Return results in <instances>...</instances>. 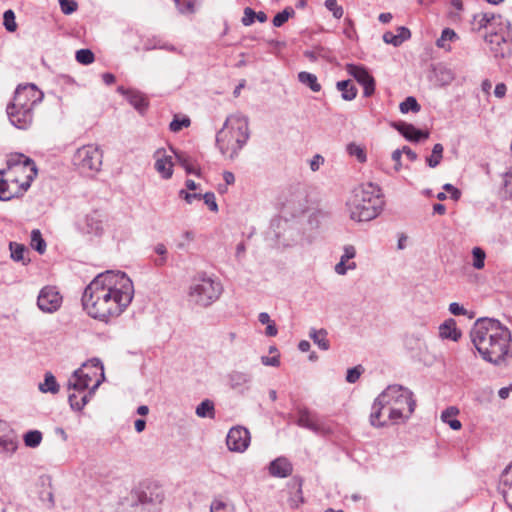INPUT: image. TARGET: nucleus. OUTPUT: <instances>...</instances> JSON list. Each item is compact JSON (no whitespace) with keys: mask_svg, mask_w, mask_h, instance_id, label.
I'll return each instance as SVG.
<instances>
[{"mask_svg":"<svg viewBox=\"0 0 512 512\" xmlns=\"http://www.w3.org/2000/svg\"><path fill=\"white\" fill-rule=\"evenodd\" d=\"M134 286L122 271L108 270L98 274L85 288L82 306L87 314L108 322L120 316L132 302Z\"/></svg>","mask_w":512,"mask_h":512,"instance_id":"f257e3e1","label":"nucleus"},{"mask_svg":"<svg viewBox=\"0 0 512 512\" xmlns=\"http://www.w3.org/2000/svg\"><path fill=\"white\" fill-rule=\"evenodd\" d=\"M470 338L486 362L502 365L512 359L511 331L499 320L478 318L470 330Z\"/></svg>","mask_w":512,"mask_h":512,"instance_id":"f03ea898","label":"nucleus"},{"mask_svg":"<svg viewBox=\"0 0 512 512\" xmlns=\"http://www.w3.org/2000/svg\"><path fill=\"white\" fill-rule=\"evenodd\" d=\"M415 406L413 393L408 388L397 384L389 385L372 404L370 424L381 428L387 426L389 422H404L410 418Z\"/></svg>","mask_w":512,"mask_h":512,"instance_id":"7ed1b4c3","label":"nucleus"},{"mask_svg":"<svg viewBox=\"0 0 512 512\" xmlns=\"http://www.w3.org/2000/svg\"><path fill=\"white\" fill-rule=\"evenodd\" d=\"M479 28H485V42L495 58L508 57L512 52V32L509 23L494 13H481L474 17Z\"/></svg>","mask_w":512,"mask_h":512,"instance_id":"20e7f679","label":"nucleus"},{"mask_svg":"<svg viewBox=\"0 0 512 512\" xmlns=\"http://www.w3.org/2000/svg\"><path fill=\"white\" fill-rule=\"evenodd\" d=\"M250 137L249 120L241 113L229 115L223 127L216 134V145L221 154L234 159Z\"/></svg>","mask_w":512,"mask_h":512,"instance_id":"39448f33","label":"nucleus"},{"mask_svg":"<svg viewBox=\"0 0 512 512\" xmlns=\"http://www.w3.org/2000/svg\"><path fill=\"white\" fill-rule=\"evenodd\" d=\"M346 205L352 220L358 222L373 220L383 210L384 200L381 189L373 183L362 184L353 190Z\"/></svg>","mask_w":512,"mask_h":512,"instance_id":"423d86ee","label":"nucleus"},{"mask_svg":"<svg viewBox=\"0 0 512 512\" xmlns=\"http://www.w3.org/2000/svg\"><path fill=\"white\" fill-rule=\"evenodd\" d=\"M222 292L223 286L218 279L199 273L191 280L188 299L195 305L208 307L218 300Z\"/></svg>","mask_w":512,"mask_h":512,"instance_id":"0eeeda50","label":"nucleus"},{"mask_svg":"<svg viewBox=\"0 0 512 512\" xmlns=\"http://www.w3.org/2000/svg\"><path fill=\"white\" fill-rule=\"evenodd\" d=\"M102 152L98 146L84 145L76 150L73 164L82 174L98 172L102 165Z\"/></svg>","mask_w":512,"mask_h":512,"instance_id":"6e6552de","label":"nucleus"},{"mask_svg":"<svg viewBox=\"0 0 512 512\" xmlns=\"http://www.w3.org/2000/svg\"><path fill=\"white\" fill-rule=\"evenodd\" d=\"M98 372L100 377L103 379V365L98 359H93L89 364H84L81 368L74 371L68 380V388L84 392L90 387L93 378L97 376Z\"/></svg>","mask_w":512,"mask_h":512,"instance_id":"1a4fd4ad","label":"nucleus"},{"mask_svg":"<svg viewBox=\"0 0 512 512\" xmlns=\"http://www.w3.org/2000/svg\"><path fill=\"white\" fill-rule=\"evenodd\" d=\"M307 203L306 189L301 185L291 187L282 202V213L285 216L297 217L305 212Z\"/></svg>","mask_w":512,"mask_h":512,"instance_id":"9d476101","label":"nucleus"},{"mask_svg":"<svg viewBox=\"0 0 512 512\" xmlns=\"http://www.w3.org/2000/svg\"><path fill=\"white\" fill-rule=\"evenodd\" d=\"M32 181L21 180L15 176H11L8 172L0 171V200L8 201L12 198L21 196L31 186Z\"/></svg>","mask_w":512,"mask_h":512,"instance_id":"9b49d317","label":"nucleus"},{"mask_svg":"<svg viewBox=\"0 0 512 512\" xmlns=\"http://www.w3.org/2000/svg\"><path fill=\"white\" fill-rule=\"evenodd\" d=\"M43 92L34 84L19 85L15 91L12 108H29L34 110L35 106L43 100Z\"/></svg>","mask_w":512,"mask_h":512,"instance_id":"f8f14e48","label":"nucleus"},{"mask_svg":"<svg viewBox=\"0 0 512 512\" xmlns=\"http://www.w3.org/2000/svg\"><path fill=\"white\" fill-rule=\"evenodd\" d=\"M15 176L20 172L25 173V179L33 181L37 175L35 162L21 153L11 154L7 160V169L4 170Z\"/></svg>","mask_w":512,"mask_h":512,"instance_id":"ddd939ff","label":"nucleus"},{"mask_svg":"<svg viewBox=\"0 0 512 512\" xmlns=\"http://www.w3.org/2000/svg\"><path fill=\"white\" fill-rule=\"evenodd\" d=\"M290 226L286 216L273 218L270 223L268 236L275 239L278 245L290 246L294 242Z\"/></svg>","mask_w":512,"mask_h":512,"instance_id":"4468645a","label":"nucleus"},{"mask_svg":"<svg viewBox=\"0 0 512 512\" xmlns=\"http://www.w3.org/2000/svg\"><path fill=\"white\" fill-rule=\"evenodd\" d=\"M251 436L248 429L243 426L232 427L226 437V444L230 451L244 452L250 444Z\"/></svg>","mask_w":512,"mask_h":512,"instance_id":"2eb2a0df","label":"nucleus"},{"mask_svg":"<svg viewBox=\"0 0 512 512\" xmlns=\"http://www.w3.org/2000/svg\"><path fill=\"white\" fill-rule=\"evenodd\" d=\"M62 303V296L55 287L46 286L40 290L37 298L38 308L45 313L57 311Z\"/></svg>","mask_w":512,"mask_h":512,"instance_id":"dca6fc26","label":"nucleus"},{"mask_svg":"<svg viewBox=\"0 0 512 512\" xmlns=\"http://www.w3.org/2000/svg\"><path fill=\"white\" fill-rule=\"evenodd\" d=\"M6 112L10 123L18 129L26 130L33 122V110H30L29 108H20L16 106L15 108H12V103H10L7 106Z\"/></svg>","mask_w":512,"mask_h":512,"instance_id":"f3484780","label":"nucleus"},{"mask_svg":"<svg viewBox=\"0 0 512 512\" xmlns=\"http://www.w3.org/2000/svg\"><path fill=\"white\" fill-rule=\"evenodd\" d=\"M76 227L82 234L99 236L103 232L101 215L97 211H93L78 220Z\"/></svg>","mask_w":512,"mask_h":512,"instance_id":"a211bd4d","label":"nucleus"},{"mask_svg":"<svg viewBox=\"0 0 512 512\" xmlns=\"http://www.w3.org/2000/svg\"><path fill=\"white\" fill-rule=\"evenodd\" d=\"M155 169L163 179H169L173 174V162L170 155H166L165 150H157L154 155Z\"/></svg>","mask_w":512,"mask_h":512,"instance_id":"6ab92c4d","label":"nucleus"},{"mask_svg":"<svg viewBox=\"0 0 512 512\" xmlns=\"http://www.w3.org/2000/svg\"><path fill=\"white\" fill-rule=\"evenodd\" d=\"M394 127L401 133L402 136L412 142H419L421 139H427L429 137L428 131L417 129L414 125L406 122L396 123Z\"/></svg>","mask_w":512,"mask_h":512,"instance_id":"aec40b11","label":"nucleus"},{"mask_svg":"<svg viewBox=\"0 0 512 512\" xmlns=\"http://www.w3.org/2000/svg\"><path fill=\"white\" fill-rule=\"evenodd\" d=\"M229 385L233 390L241 393L249 390L252 381V376L249 373L241 371H232L228 375Z\"/></svg>","mask_w":512,"mask_h":512,"instance_id":"412c9836","label":"nucleus"},{"mask_svg":"<svg viewBox=\"0 0 512 512\" xmlns=\"http://www.w3.org/2000/svg\"><path fill=\"white\" fill-rule=\"evenodd\" d=\"M356 255L355 247L352 245H347L344 247L343 254L340 258V261L335 265V272L338 275H345L348 270L356 269V263L350 262L346 264L349 260L353 259Z\"/></svg>","mask_w":512,"mask_h":512,"instance_id":"4be33fe9","label":"nucleus"},{"mask_svg":"<svg viewBox=\"0 0 512 512\" xmlns=\"http://www.w3.org/2000/svg\"><path fill=\"white\" fill-rule=\"evenodd\" d=\"M292 471V464L285 457H278L269 465V473L274 477L285 478L291 475Z\"/></svg>","mask_w":512,"mask_h":512,"instance_id":"5701e85b","label":"nucleus"},{"mask_svg":"<svg viewBox=\"0 0 512 512\" xmlns=\"http://www.w3.org/2000/svg\"><path fill=\"white\" fill-rule=\"evenodd\" d=\"M297 424L300 427L309 429L315 433L322 432L323 428L317 417L307 409H300L298 412Z\"/></svg>","mask_w":512,"mask_h":512,"instance_id":"b1692460","label":"nucleus"},{"mask_svg":"<svg viewBox=\"0 0 512 512\" xmlns=\"http://www.w3.org/2000/svg\"><path fill=\"white\" fill-rule=\"evenodd\" d=\"M439 336L441 339L457 342L462 337V332L457 328L456 321L449 318L439 326Z\"/></svg>","mask_w":512,"mask_h":512,"instance_id":"393cba45","label":"nucleus"},{"mask_svg":"<svg viewBox=\"0 0 512 512\" xmlns=\"http://www.w3.org/2000/svg\"><path fill=\"white\" fill-rule=\"evenodd\" d=\"M287 486L292 490L291 496L288 499L289 506L296 509L304 502L302 495V480L294 477L289 481Z\"/></svg>","mask_w":512,"mask_h":512,"instance_id":"a878e982","label":"nucleus"},{"mask_svg":"<svg viewBox=\"0 0 512 512\" xmlns=\"http://www.w3.org/2000/svg\"><path fill=\"white\" fill-rule=\"evenodd\" d=\"M511 469L512 462L502 471L500 477V489L507 504L512 508V476H510Z\"/></svg>","mask_w":512,"mask_h":512,"instance_id":"bb28decb","label":"nucleus"},{"mask_svg":"<svg viewBox=\"0 0 512 512\" xmlns=\"http://www.w3.org/2000/svg\"><path fill=\"white\" fill-rule=\"evenodd\" d=\"M9 249L11 258L15 262H21L23 265H27L30 262V258L27 257L29 250L25 245L17 242H10Z\"/></svg>","mask_w":512,"mask_h":512,"instance_id":"cd10ccee","label":"nucleus"},{"mask_svg":"<svg viewBox=\"0 0 512 512\" xmlns=\"http://www.w3.org/2000/svg\"><path fill=\"white\" fill-rule=\"evenodd\" d=\"M127 101L141 114H143L148 108L147 98L137 90H131L127 92Z\"/></svg>","mask_w":512,"mask_h":512,"instance_id":"c85d7f7f","label":"nucleus"},{"mask_svg":"<svg viewBox=\"0 0 512 512\" xmlns=\"http://www.w3.org/2000/svg\"><path fill=\"white\" fill-rule=\"evenodd\" d=\"M337 89L341 92V97L345 101H352L357 96V88L351 80H342L337 82Z\"/></svg>","mask_w":512,"mask_h":512,"instance_id":"c756f323","label":"nucleus"},{"mask_svg":"<svg viewBox=\"0 0 512 512\" xmlns=\"http://www.w3.org/2000/svg\"><path fill=\"white\" fill-rule=\"evenodd\" d=\"M347 71L360 85H364V83L373 78L362 66L350 64L347 66Z\"/></svg>","mask_w":512,"mask_h":512,"instance_id":"7c9ffc66","label":"nucleus"},{"mask_svg":"<svg viewBox=\"0 0 512 512\" xmlns=\"http://www.w3.org/2000/svg\"><path fill=\"white\" fill-rule=\"evenodd\" d=\"M309 337L321 350L326 351L330 348V343L327 339V331L325 329H311L309 332Z\"/></svg>","mask_w":512,"mask_h":512,"instance_id":"2f4dec72","label":"nucleus"},{"mask_svg":"<svg viewBox=\"0 0 512 512\" xmlns=\"http://www.w3.org/2000/svg\"><path fill=\"white\" fill-rule=\"evenodd\" d=\"M456 39H458V36L455 33V31L450 28H445L442 31L441 36L437 39L436 45L439 48L445 49L446 51H450V42H453Z\"/></svg>","mask_w":512,"mask_h":512,"instance_id":"473e14b6","label":"nucleus"},{"mask_svg":"<svg viewBox=\"0 0 512 512\" xmlns=\"http://www.w3.org/2000/svg\"><path fill=\"white\" fill-rule=\"evenodd\" d=\"M195 413L200 418H210V419H213L215 417L214 403L211 400H209V399L203 400L196 407Z\"/></svg>","mask_w":512,"mask_h":512,"instance_id":"72a5a7b5","label":"nucleus"},{"mask_svg":"<svg viewBox=\"0 0 512 512\" xmlns=\"http://www.w3.org/2000/svg\"><path fill=\"white\" fill-rule=\"evenodd\" d=\"M298 80L300 83L308 86L313 92H319L321 85L318 83L316 75L302 71L298 73Z\"/></svg>","mask_w":512,"mask_h":512,"instance_id":"f704fd0d","label":"nucleus"},{"mask_svg":"<svg viewBox=\"0 0 512 512\" xmlns=\"http://www.w3.org/2000/svg\"><path fill=\"white\" fill-rule=\"evenodd\" d=\"M39 390L43 393L56 394L59 391V385L51 372L45 373L44 382L39 384Z\"/></svg>","mask_w":512,"mask_h":512,"instance_id":"c9c22d12","label":"nucleus"},{"mask_svg":"<svg viewBox=\"0 0 512 512\" xmlns=\"http://www.w3.org/2000/svg\"><path fill=\"white\" fill-rule=\"evenodd\" d=\"M458 410L454 407H449L444 410L441 414V419L443 422L447 423L451 429L459 430L461 428V422L455 418H453L457 414Z\"/></svg>","mask_w":512,"mask_h":512,"instance_id":"e433bc0d","label":"nucleus"},{"mask_svg":"<svg viewBox=\"0 0 512 512\" xmlns=\"http://www.w3.org/2000/svg\"><path fill=\"white\" fill-rule=\"evenodd\" d=\"M18 447L17 437L10 433L0 437V449L6 453H13Z\"/></svg>","mask_w":512,"mask_h":512,"instance_id":"4c0bfd02","label":"nucleus"},{"mask_svg":"<svg viewBox=\"0 0 512 512\" xmlns=\"http://www.w3.org/2000/svg\"><path fill=\"white\" fill-rule=\"evenodd\" d=\"M210 512H235V505L231 501L215 498L210 505Z\"/></svg>","mask_w":512,"mask_h":512,"instance_id":"58836bf2","label":"nucleus"},{"mask_svg":"<svg viewBox=\"0 0 512 512\" xmlns=\"http://www.w3.org/2000/svg\"><path fill=\"white\" fill-rule=\"evenodd\" d=\"M443 150L442 144L437 143L434 145L431 155L426 158L429 167L435 168L440 164L443 157Z\"/></svg>","mask_w":512,"mask_h":512,"instance_id":"ea45409f","label":"nucleus"},{"mask_svg":"<svg viewBox=\"0 0 512 512\" xmlns=\"http://www.w3.org/2000/svg\"><path fill=\"white\" fill-rule=\"evenodd\" d=\"M31 247L35 249L39 254H43L46 251V242L42 237L40 230L34 229L31 232Z\"/></svg>","mask_w":512,"mask_h":512,"instance_id":"a19ab883","label":"nucleus"},{"mask_svg":"<svg viewBox=\"0 0 512 512\" xmlns=\"http://www.w3.org/2000/svg\"><path fill=\"white\" fill-rule=\"evenodd\" d=\"M346 150H347V153L350 156L355 157L358 160V162H360V163L366 162V160H367L366 152H365L364 147H362L361 145H358V144L352 142L347 145Z\"/></svg>","mask_w":512,"mask_h":512,"instance_id":"79ce46f5","label":"nucleus"},{"mask_svg":"<svg viewBox=\"0 0 512 512\" xmlns=\"http://www.w3.org/2000/svg\"><path fill=\"white\" fill-rule=\"evenodd\" d=\"M42 441V433L38 430H30L24 435V443L27 447L36 448Z\"/></svg>","mask_w":512,"mask_h":512,"instance_id":"37998d69","label":"nucleus"},{"mask_svg":"<svg viewBox=\"0 0 512 512\" xmlns=\"http://www.w3.org/2000/svg\"><path fill=\"white\" fill-rule=\"evenodd\" d=\"M100 383L101 379H97L93 386L91 387L90 391L80 398V402H74V404L72 403V409L75 411H81L84 408V406L88 403L90 397L94 394L95 390L99 387Z\"/></svg>","mask_w":512,"mask_h":512,"instance_id":"c03bdc74","label":"nucleus"},{"mask_svg":"<svg viewBox=\"0 0 512 512\" xmlns=\"http://www.w3.org/2000/svg\"><path fill=\"white\" fill-rule=\"evenodd\" d=\"M399 108L400 111L405 114L408 112H419L421 107L415 97L409 96L403 102L400 103Z\"/></svg>","mask_w":512,"mask_h":512,"instance_id":"a18cd8bd","label":"nucleus"},{"mask_svg":"<svg viewBox=\"0 0 512 512\" xmlns=\"http://www.w3.org/2000/svg\"><path fill=\"white\" fill-rule=\"evenodd\" d=\"M294 14L295 11L292 7H286L283 11L274 16L272 23L275 27H281L290 17L294 16Z\"/></svg>","mask_w":512,"mask_h":512,"instance_id":"49530a36","label":"nucleus"},{"mask_svg":"<svg viewBox=\"0 0 512 512\" xmlns=\"http://www.w3.org/2000/svg\"><path fill=\"white\" fill-rule=\"evenodd\" d=\"M3 25L8 32H15L17 23L15 21V13L13 10L8 9L3 14Z\"/></svg>","mask_w":512,"mask_h":512,"instance_id":"de8ad7c7","label":"nucleus"},{"mask_svg":"<svg viewBox=\"0 0 512 512\" xmlns=\"http://www.w3.org/2000/svg\"><path fill=\"white\" fill-rule=\"evenodd\" d=\"M76 60L83 65H89L94 62L95 56L90 49H80L76 52Z\"/></svg>","mask_w":512,"mask_h":512,"instance_id":"09e8293b","label":"nucleus"},{"mask_svg":"<svg viewBox=\"0 0 512 512\" xmlns=\"http://www.w3.org/2000/svg\"><path fill=\"white\" fill-rule=\"evenodd\" d=\"M473 256V267L476 269H482L485 265L486 254L480 247H474L472 250Z\"/></svg>","mask_w":512,"mask_h":512,"instance_id":"8fccbe9b","label":"nucleus"},{"mask_svg":"<svg viewBox=\"0 0 512 512\" xmlns=\"http://www.w3.org/2000/svg\"><path fill=\"white\" fill-rule=\"evenodd\" d=\"M179 14L189 16L196 12V2H175Z\"/></svg>","mask_w":512,"mask_h":512,"instance_id":"3c124183","label":"nucleus"},{"mask_svg":"<svg viewBox=\"0 0 512 512\" xmlns=\"http://www.w3.org/2000/svg\"><path fill=\"white\" fill-rule=\"evenodd\" d=\"M154 251L159 255L158 258L154 259L155 266L161 267L167 262V248L164 244L159 243L155 246Z\"/></svg>","mask_w":512,"mask_h":512,"instance_id":"603ef678","label":"nucleus"},{"mask_svg":"<svg viewBox=\"0 0 512 512\" xmlns=\"http://www.w3.org/2000/svg\"><path fill=\"white\" fill-rule=\"evenodd\" d=\"M147 49H162V50H166L169 52H174V53H179V54L181 53V50H179L174 45L167 43V42H163L162 40H156V39L154 40V43L151 46L147 47Z\"/></svg>","mask_w":512,"mask_h":512,"instance_id":"864d4df0","label":"nucleus"},{"mask_svg":"<svg viewBox=\"0 0 512 512\" xmlns=\"http://www.w3.org/2000/svg\"><path fill=\"white\" fill-rule=\"evenodd\" d=\"M190 125V119L188 117H183L182 119H179L175 117L170 125L169 128L172 132H179L183 128H186Z\"/></svg>","mask_w":512,"mask_h":512,"instance_id":"5fc2aeb1","label":"nucleus"},{"mask_svg":"<svg viewBox=\"0 0 512 512\" xmlns=\"http://www.w3.org/2000/svg\"><path fill=\"white\" fill-rule=\"evenodd\" d=\"M363 368L359 365L347 370L346 381L355 383L361 376Z\"/></svg>","mask_w":512,"mask_h":512,"instance_id":"6e6d98bb","label":"nucleus"},{"mask_svg":"<svg viewBox=\"0 0 512 512\" xmlns=\"http://www.w3.org/2000/svg\"><path fill=\"white\" fill-rule=\"evenodd\" d=\"M255 15H256V12L252 8L246 7L244 9V15L241 19L242 24L244 26L252 25L255 21Z\"/></svg>","mask_w":512,"mask_h":512,"instance_id":"4d7b16f0","label":"nucleus"},{"mask_svg":"<svg viewBox=\"0 0 512 512\" xmlns=\"http://www.w3.org/2000/svg\"><path fill=\"white\" fill-rule=\"evenodd\" d=\"M202 198L211 211H218V205L216 203L215 194L213 192L205 193L204 195H202Z\"/></svg>","mask_w":512,"mask_h":512,"instance_id":"13d9d810","label":"nucleus"},{"mask_svg":"<svg viewBox=\"0 0 512 512\" xmlns=\"http://www.w3.org/2000/svg\"><path fill=\"white\" fill-rule=\"evenodd\" d=\"M326 8L332 12L333 16L337 19L343 16V8L338 5V2H324Z\"/></svg>","mask_w":512,"mask_h":512,"instance_id":"bf43d9fd","label":"nucleus"},{"mask_svg":"<svg viewBox=\"0 0 512 512\" xmlns=\"http://www.w3.org/2000/svg\"><path fill=\"white\" fill-rule=\"evenodd\" d=\"M179 196L188 204H191L194 200H200L202 198V194L200 193H189L183 189L179 191Z\"/></svg>","mask_w":512,"mask_h":512,"instance_id":"052dcab7","label":"nucleus"},{"mask_svg":"<svg viewBox=\"0 0 512 512\" xmlns=\"http://www.w3.org/2000/svg\"><path fill=\"white\" fill-rule=\"evenodd\" d=\"M61 11L66 14H72L78 8V2H59Z\"/></svg>","mask_w":512,"mask_h":512,"instance_id":"680f3d73","label":"nucleus"},{"mask_svg":"<svg viewBox=\"0 0 512 512\" xmlns=\"http://www.w3.org/2000/svg\"><path fill=\"white\" fill-rule=\"evenodd\" d=\"M449 312L451 314L455 315V316L467 315L468 314V311L462 305H460L457 302H452L449 305Z\"/></svg>","mask_w":512,"mask_h":512,"instance_id":"e2e57ef3","label":"nucleus"},{"mask_svg":"<svg viewBox=\"0 0 512 512\" xmlns=\"http://www.w3.org/2000/svg\"><path fill=\"white\" fill-rule=\"evenodd\" d=\"M443 189H444L445 191H447L448 193H450V197H451L453 200L457 201V200H459V199H460V197H461V191H460L458 188L454 187L452 184H449V183L445 184V185L443 186Z\"/></svg>","mask_w":512,"mask_h":512,"instance_id":"0e129e2a","label":"nucleus"},{"mask_svg":"<svg viewBox=\"0 0 512 512\" xmlns=\"http://www.w3.org/2000/svg\"><path fill=\"white\" fill-rule=\"evenodd\" d=\"M396 36L400 44H402L404 41L408 40L411 37V32L408 28L401 26L398 27Z\"/></svg>","mask_w":512,"mask_h":512,"instance_id":"69168bd1","label":"nucleus"},{"mask_svg":"<svg viewBox=\"0 0 512 512\" xmlns=\"http://www.w3.org/2000/svg\"><path fill=\"white\" fill-rule=\"evenodd\" d=\"M383 41L387 44H392L395 47H398L401 45L396 34L390 32V31H387L383 34Z\"/></svg>","mask_w":512,"mask_h":512,"instance_id":"338daca9","label":"nucleus"},{"mask_svg":"<svg viewBox=\"0 0 512 512\" xmlns=\"http://www.w3.org/2000/svg\"><path fill=\"white\" fill-rule=\"evenodd\" d=\"M504 189L507 194L512 197V173L504 175Z\"/></svg>","mask_w":512,"mask_h":512,"instance_id":"774afa93","label":"nucleus"}]
</instances>
